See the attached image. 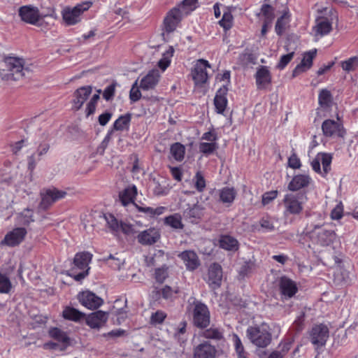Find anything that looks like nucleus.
<instances>
[{
    "mask_svg": "<svg viewBox=\"0 0 358 358\" xmlns=\"http://www.w3.org/2000/svg\"><path fill=\"white\" fill-rule=\"evenodd\" d=\"M305 231L313 243L321 246L329 245L336 238L335 231L329 229L322 219L317 224L313 222L308 224Z\"/></svg>",
    "mask_w": 358,
    "mask_h": 358,
    "instance_id": "1",
    "label": "nucleus"
},
{
    "mask_svg": "<svg viewBox=\"0 0 358 358\" xmlns=\"http://www.w3.org/2000/svg\"><path fill=\"white\" fill-rule=\"evenodd\" d=\"M92 259L90 252H77L73 258V266L67 271V275L76 281H81L89 274V264Z\"/></svg>",
    "mask_w": 358,
    "mask_h": 358,
    "instance_id": "2",
    "label": "nucleus"
},
{
    "mask_svg": "<svg viewBox=\"0 0 358 358\" xmlns=\"http://www.w3.org/2000/svg\"><path fill=\"white\" fill-rule=\"evenodd\" d=\"M306 198L300 193H287L282 201V215L285 218L300 215L303 210Z\"/></svg>",
    "mask_w": 358,
    "mask_h": 358,
    "instance_id": "3",
    "label": "nucleus"
},
{
    "mask_svg": "<svg viewBox=\"0 0 358 358\" xmlns=\"http://www.w3.org/2000/svg\"><path fill=\"white\" fill-rule=\"evenodd\" d=\"M191 306L194 326L201 329L208 327L210 322V313L207 305L201 301L194 299Z\"/></svg>",
    "mask_w": 358,
    "mask_h": 358,
    "instance_id": "4",
    "label": "nucleus"
},
{
    "mask_svg": "<svg viewBox=\"0 0 358 358\" xmlns=\"http://www.w3.org/2000/svg\"><path fill=\"white\" fill-rule=\"evenodd\" d=\"M66 195L67 192L65 190L59 189L55 187L43 189L40 192L41 201L38 204V209L46 211L55 203L64 199Z\"/></svg>",
    "mask_w": 358,
    "mask_h": 358,
    "instance_id": "5",
    "label": "nucleus"
},
{
    "mask_svg": "<svg viewBox=\"0 0 358 358\" xmlns=\"http://www.w3.org/2000/svg\"><path fill=\"white\" fill-rule=\"evenodd\" d=\"M91 1H83L73 8L67 6L62 12V19L68 26L75 25L81 20V15L92 6Z\"/></svg>",
    "mask_w": 358,
    "mask_h": 358,
    "instance_id": "6",
    "label": "nucleus"
},
{
    "mask_svg": "<svg viewBox=\"0 0 358 358\" xmlns=\"http://www.w3.org/2000/svg\"><path fill=\"white\" fill-rule=\"evenodd\" d=\"M248 333L251 342L257 347L264 348L271 343V334L268 326L266 324L252 327L248 329Z\"/></svg>",
    "mask_w": 358,
    "mask_h": 358,
    "instance_id": "7",
    "label": "nucleus"
},
{
    "mask_svg": "<svg viewBox=\"0 0 358 358\" xmlns=\"http://www.w3.org/2000/svg\"><path fill=\"white\" fill-rule=\"evenodd\" d=\"M211 65L208 60L199 59L191 70V76L196 86H202L208 80L207 69H210Z\"/></svg>",
    "mask_w": 358,
    "mask_h": 358,
    "instance_id": "8",
    "label": "nucleus"
},
{
    "mask_svg": "<svg viewBox=\"0 0 358 358\" xmlns=\"http://www.w3.org/2000/svg\"><path fill=\"white\" fill-rule=\"evenodd\" d=\"M322 131L325 137L330 138H343L346 133L338 117L337 120H325L322 124Z\"/></svg>",
    "mask_w": 358,
    "mask_h": 358,
    "instance_id": "9",
    "label": "nucleus"
},
{
    "mask_svg": "<svg viewBox=\"0 0 358 358\" xmlns=\"http://www.w3.org/2000/svg\"><path fill=\"white\" fill-rule=\"evenodd\" d=\"M182 13L180 6H175L167 12L163 21L166 33H173L177 29L183 18Z\"/></svg>",
    "mask_w": 358,
    "mask_h": 358,
    "instance_id": "10",
    "label": "nucleus"
},
{
    "mask_svg": "<svg viewBox=\"0 0 358 358\" xmlns=\"http://www.w3.org/2000/svg\"><path fill=\"white\" fill-rule=\"evenodd\" d=\"M77 299L82 306L90 310L97 309L103 303V300L101 297L90 290L79 292Z\"/></svg>",
    "mask_w": 358,
    "mask_h": 358,
    "instance_id": "11",
    "label": "nucleus"
},
{
    "mask_svg": "<svg viewBox=\"0 0 358 358\" xmlns=\"http://www.w3.org/2000/svg\"><path fill=\"white\" fill-rule=\"evenodd\" d=\"M18 13L22 21L32 25H38L41 19L38 8L32 5L21 6Z\"/></svg>",
    "mask_w": 358,
    "mask_h": 358,
    "instance_id": "12",
    "label": "nucleus"
},
{
    "mask_svg": "<svg viewBox=\"0 0 358 358\" xmlns=\"http://www.w3.org/2000/svg\"><path fill=\"white\" fill-rule=\"evenodd\" d=\"M222 268L218 263H213L208 271V277L206 279L209 287L213 290L218 289L222 284Z\"/></svg>",
    "mask_w": 358,
    "mask_h": 358,
    "instance_id": "13",
    "label": "nucleus"
},
{
    "mask_svg": "<svg viewBox=\"0 0 358 358\" xmlns=\"http://www.w3.org/2000/svg\"><path fill=\"white\" fill-rule=\"evenodd\" d=\"M27 234V231L25 227H15L5 235L4 238L1 241V244L10 247L18 245L23 241Z\"/></svg>",
    "mask_w": 358,
    "mask_h": 358,
    "instance_id": "14",
    "label": "nucleus"
},
{
    "mask_svg": "<svg viewBox=\"0 0 358 358\" xmlns=\"http://www.w3.org/2000/svg\"><path fill=\"white\" fill-rule=\"evenodd\" d=\"M178 257L183 262L188 271H194L201 266L199 257L194 250H184L180 252Z\"/></svg>",
    "mask_w": 358,
    "mask_h": 358,
    "instance_id": "15",
    "label": "nucleus"
},
{
    "mask_svg": "<svg viewBox=\"0 0 358 358\" xmlns=\"http://www.w3.org/2000/svg\"><path fill=\"white\" fill-rule=\"evenodd\" d=\"M87 326L91 329H99L104 326L108 321V313L102 310H96L91 313L85 319Z\"/></svg>",
    "mask_w": 358,
    "mask_h": 358,
    "instance_id": "16",
    "label": "nucleus"
},
{
    "mask_svg": "<svg viewBox=\"0 0 358 358\" xmlns=\"http://www.w3.org/2000/svg\"><path fill=\"white\" fill-rule=\"evenodd\" d=\"M310 336L313 344L323 346L329 337V329L324 324L315 325L313 327Z\"/></svg>",
    "mask_w": 358,
    "mask_h": 358,
    "instance_id": "17",
    "label": "nucleus"
},
{
    "mask_svg": "<svg viewBox=\"0 0 358 358\" xmlns=\"http://www.w3.org/2000/svg\"><path fill=\"white\" fill-rule=\"evenodd\" d=\"M92 91L91 86H83L78 88L73 93L72 100V108L75 110H80L87 99L89 98Z\"/></svg>",
    "mask_w": 358,
    "mask_h": 358,
    "instance_id": "18",
    "label": "nucleus"
},
{
    "mask_svg": "<svg viewBox=\"0 0 358 358\" xmlns=\"http://www.w3.org/2000/svg\"><path fill=\"white\" fill-rule=\"evenodd\" d=\"M160 237L159 231L154 227H150L141 231L137 236V241L143 245H152L156 243Z\"/></svg>",
    "mask_w": 358,
    "mask_h": 358,
    "instance_id": "19",
    "label": "nucleus"
},
{
    "mask_svg": "<svg viewBox=\"0 0 358 358\" xmlns=\"http://www.w3.org/2000/svg\"><path fill=\"white\" fill-rule=\"evenodd\" d=\"M160 80V74L158 70L152 69L142 78L139 87L143 91L154 90Z\"/></svg>",
    "mask_w": 358,
    "mask_h": 358,
    "instance_id": "20",
    "label": "nucleus"
},
{
    "mask_svg": "<svg viewBox=\"0 0 358 358\" xmlns=\"http://www.w3.org/2000/svg\"><path fill=\"white\" fill-rule=\"evenodd\" d=\"M217 350L214 345L203 341L194 348L193 358H215Z\"/></svg>",
    "mask_w": 358,
    "mask_h": 358,
    "instance_id": "21",
    "label": "nucleus"
},
{
    "mask_svg": "<svg viewBox=\"0 0 358 358\" xmlns=\"http://www.w3.org/2000/svg\"><path fill=\"white\" fill-rule=\"evenodd\" d=\"M316 49L305 52L301 63L296 65V66L293 70L292 76L296 77L300 73L308 71L312 66L313 60L316 56Z\"/></svg>",
    "mask_w": 358,
    "mask_h": 358,
    "instance_id": "22",
    "label": "nucleus"
},
{
    "mask_svg": "<svg viewBox=\"0 0 358 358\" xmlns=\"http://www.w3.org/2000/svg\"><path fill=\"white\" fill-rule=\"evenodd\" d=\"M279 287L282 297L285 299L292 298L298 291L296 282L286 276L280 278Z\"/></svg>",
    "mask_w": 358,
    "mask_h": 358,
    "instance_id": "23",
    "label": "nucleus"
},
{
    "mask_svg": "<svg viewBox=\"0 0 358 358\" xmlns=\"http://www.w3.org/2000/svg\"><path fill=\"white\" fill-rule=\"evenodd\" d=\"M137 187L135 185H130L119 192V200L121 204L126 207L132 204L135 207V199L137 196Z\"/></svg>",
    "mask_w": 358,
    "mask_h": 358,
    "instance_id": "24",
    "label": "nucleus"
},
{
    "mask_svg": "<svg viewBox=\"0 0 358 358\" xmlns=\"http://www.w3.org/2000/svg\"><path fill=\"white\" fill-rule=\"evenodd\" d=\"M312 182V178L308 174H297L294 176L287 185L291 192H296L303 188L308 187Z\"/></svg>",
    "mask_w": 358,
    "mask_h": 358,
    "instance_id": "25",
    "label": "nucleus"
},
{
    "mask_svg": "<svg viewBox=\"0 0 358 358\" xmlns=\"http://www.w3.org/2000/svg\"><path fill=\"white\" fill-rule=\"evenodd\" d=\"M229 91V87L221 86L216 92L214 98V106L215 111L219 114H224L227 108L228 100L227 95Z\"/></svg>",
    "mask_w": 358,
    "mask_h": 358,
    "instance_id": "26",
    "label": "nucleus"
},
{
    "mask_svg": "<svg viewBox=\"0 0 358 358\" xmlns=\"http://www.w3.org/2000/svg\"><path fill=\"white\" fill-rule=\"evenodd\" d=\"M150 186L154 195L157 196L167 195L170 191L167 180L162 176L153 178Z\"/></svg>",
    "mask_w": 358,
    "mask_h": 358,
    "instance_id": "27",
    "label": "nucleus"
},
{
    "mask_svg": "<svg viewBox=\"0 0 358 358\" xmlns=\"http://www.w3.org/2000/svg\"><path fill=\"white\" fill-rule=\"evenodd\" d=\"M7 70L12 72L13 75L16 74L18 77H22L24 73V61L22 59L15 57H6L3 59Z\"/></svg>",
    "mask_w": 358,
    "mask_h": 358,
    "instance_id": "28",
    "label": "nucleus"
},
{
    "mask_svg": "<svg viewBox=\"0 0 358 358\" xmlns=\"http://www.w3.org/2000/svg\"><path fill=\"white\" fill-rule=\"evenodd\" d=\"M179 292V288L178 287H171L169 285H164L162 288L155 289L152 292L153 297L156 299H160L161 298L173 301L176 298V295Z\"/></svg>",
    "mask_w": 358,
    "mask_h": 358,
    "instance_id": "29",
    "label": "nucleus"
},
{
    "mask_svg": "<svg viewBox=\"0 0 358 358\" xmlns=\"http://www.w3.org/2000/svg\"><path fill=\"white\" fill-rule=\"evenodd\" d=\"M313 30L315 33V36L322 37L329 34L332 30V23L327 17H319L315 21V25Z\"/></svg>",
    "mask_w": 358,
    "mask_h": 358,
    "instance_id": "30",
    "label": "nucleus"
},
{
    "mask_svg": "<svg viewBox=\"0 0 358 358\" xmlns=\"http://www.w3.org/2000/svg\"><path fill=\"white\" fill-rule=\"evenodd\" d=\"M256 84L258 89H265L271 82V76L266 66L258 69L256 75Z\"/></svg>",
    "mask_w": 358,
    "mask_h": 358,
    "instance_id": "31",
    "label": "nucleus"
},
{
    "mask_svg": "<svg viewBox=\"0 0 358 358\" xmlns=\"http://www.w3.org/2000/svg\"><path fill=\"white\" fill-rule=\"evenodd\" d=\"M62 316L66 320L80 322L85 319V314L73 307L67 306L64 308Z\"/></svg>",
    "mask_w": 358,
    "mask_h": 358,
    "instance_id": "32",
    "label": "nucleus"
},
{
    "mask_svg": "<svg viewBox=\"0 0 358 358\" xmlns=\"http://www.w3.org/2000/svg\"><path fill=\"white\" fill-rule=\"evenodd\" d=\"M34 221V212L30 208L24 209L22 212L17 213L15 217V224L18 227L29 226Z\"/></svg>",
    "mask_w": 358,
    "mask_h": 358,
    "instance_id": "33",
    "label": "nucleus"
},
{
    "mask_svg": "<svg viewBox=\"0 0 358 358\" xmlns=\"http://www.w3.org/2000/svg\"><path fill=\"white\" fill-rule=\"evenodd\" d=\"M202 214V208L200 206L194 204L192 207L184 211L183 216L191 223H198L201 218Z\"/></svg>",
    "mask_w": 358,
    "mask_h": 358,
    "instance_id": "34",
    "label": "nucleus"
},
{
    "mask_svg": "<svg viewBox=\"0 0 358 358\" xmlns=\"http://www.w3.org/2000/svg\"><path fill=\"white\" fill-rule=\"evenodd\" d=\"M131 120V113L120 115L113 123V129L116 131L129 130Z\"/></svg>",
    "mask_w": 358,
    "mask_h": 358,
    "instance_id": "35",
    "label": "nucleus"
},
{
    "mask_svg": "<svg viewBox=\"0 0 358 358\" xmlns=\"http://www.w3.org/2000/svg\"><path fill=\"white\" fill-rule=\"evenodd\" d=\"M200 336L206 339L220 341L223 338V333L219 328L211 327L200 333Z\"/></svg>",
    "mask_w": 358,
    "mask_h": 358,
    "instance_id": "36",
    "label": "nucleus"
},
{
    "mask_svg": "<svg viewBox=\"0 0 358 358\" xmlns=\"http://www.w3.org/2000/svg\"><path fill=\"white\" fill-rule=\"evenodd\" d=\"M164 224L173 229H182L184 224L182 222V217L179 213H174L164 218Z\"/></svg>",
    "mask_w": 358,
    "mask_h": 358,
    "instance_id": "37",
    "label": "nucleus"
},
{
    "mask_svg": "<svg viewBox=\"0 0 358 358\" xmlns=\"http://www.w3.org/2000/svg\"><path fill=\"white\" fill-rule=\"evenodd\" d=\"M175 50L173 46H169L168 49L162 54V58L158 62V66L164 71L171 64V59Z\"/></svg>",
    "mask_w": 358,
    "mask_h": 358,
    "instance_id": "38",
    "label": "nucleus"
},
{
    "mask_svg": "<svg viewBox=\"0 0 358 358\" xmlns=\"http://www.w3.org/2000/svg\"><path fill=\"white\" fill-rule=\"evenodd\" d=\"M135 208L138 212L143 213L150 217H155V216L163 214L166 209L164 206H159L156 208H153L152 207L141 206L138 204H135Z\"/></svg>",
    "mask_w": 358,
    "mask_h": 358,
    "instance_id": "39",
    "label": "nucleus"
},
{
    "mask_svg": "<svg viewBox=\"0 0 358 358\" xmlns=\"http://www.w3.org/2000/svg\"><path fill=\"white\" fill-rule=\"evenodd\" d=\"M105 221L106 222V225L110 229V232L116 234L120 232V222L119 221L113 214L111 213H105L103 215Z\"/></svg>",
    "mask_w": 358,
    "mask_h": 358,
    "instance_id": "40",
    "label": "nucleus"
},
{
    "mask_svg": "<svg viewBox=\"0 0 358 358\" xmlns=\"http://www.w3.org/2000/svg\"><path fill=\"white\" fill-rule=\"evenodd\" d=\"M220 199L224 203L231 204L236 196V191L234 188L228 187L220 189Z\"/></svg>",
    "mask_w": 358,
    "mask_h": 358,
    "instance_id": "41",
    "label": "nucleus"
},
{
    "mask_svg": "<svg viewBox=\"0 0 358 358\" xmlns=\"http://www.w3.org/2000/svg\"><path fill=\"white\" fill-rule=\"evenodd\" d=\"M322 166V176L325 177L331 171V164L332 162V155L329 153L320 152L317 154Z\"/></svg>",
    "mask_w": 358,
    "mask_h": 358,
    "instance_id": "42",
    "label": "nucleus"
},
{
    "mask_svg": "<svg viewBox=\"0 0 358 358\" xmlns=\"http://www.w3.org/2000/svg\"><path fill=\"white\" fill-rule=\"evenodd\" d=\"M171 156L178 162H181L185 157V148L180 143H175L171 145L170 148Z\"/></svg>",
    "mask_w": 358,
    "mask_h": 358,
    "instance_id": "43",
    "label": "nucleus"
},
{
    "mask_svg": "<svg viewBox=\"0 0 358 358\" xmlns=\"http://www.w3.org/2000/svg\"><path fill=\"white\" fill-rule=\"evenodd\" d=\"M220 246L227 250H236L238 246V241L230 236H222L220 239Z\"/></svg>",
    "mask_w": 358,
    "mask_h": 358,
    "instance_id": "44",
    "label": "nucleus"
},
{
    "mask_svg": "<svg viewBox=\"0 0 358 358\" xmlns=\"http://www.w3.org/2000/svg\"><path fill=\"white\" fill-rule=\"evenodd\" d=\"M289 22V14L288 12L284 13L277 20L275 30L278 36H281L285 30L287 24Z\"/></svg>",
    "mask_w": 358,
    "mask_h": 358,
    "instance_id": "45",
    "label": "nucleus"
},
{
    "mask_svg": "<svg viewBox=\"0 0 358 358\" xmlns=\"http://www.w3.org/2000/svg\"><path fill=\"white\" fill-rule=\"evenodd\" d=\"M49 335L51 338L64 344L68 343L69 341V338L66 334L57 327L50 329Z\"/></svg>",
    "mask_w": 358,
    "mask_h": 358,
    "instance_id": "46",
    "label": "nucleus"
},
{
    "mask_svg": "<svg viewBox=\"0 0 358 358\" xmlns=\"http://www.w3.org/2000/svg\"><path fill=\"white\" fill-rule=\"evenodd\" d=\"M169 266L163 264L161 267L155 270L154 278L157 282L162 284L169 276Z\"/></svg>",
    "mask_w": 358,
    "mask_h": 358,
    "instance_id": "47",
    "label": "nucleus"
},
{
    "mask_svg": "<svg viewBox=\"0 0 358 358\" xmlns=\"http://www.w3.org/2000/svg\"><path fill=\"white\" fill-rule=\"evenodd\" d=\"M233 20V15L230 11L227 10L223 13L222 17L221 20H219L218 24L223 28L225 33L232 27Z\"/></svg>",
    "mask_w": 358,
    "mask_h": 358,
    "instance_id": "48",
    "label": "nucleus"
},
{
    "mask_svg": "<svg viewBox=\"0 0 358 358\" xmlns=\"http://www.w3.org/2000/svg\"><path fill=\"white\" fill-rule=\"evenodd\" d=\"M218 148L217 142H201L199 144V150L205 155L213 154Z\"/></svg>",
    "mask_w": 358,
    "mask_h": 358,
    "instance_id": "49",
    "label": "nucleus"
},
{
    "mask_svg": "<svg viewBox=\"0 0 358 358\" xmlns=\"http://www.w3.org/2000/svg\"><path fill=\"white\" fill-rule=\"evenodd\" d=\"M197 4L198 0H183L176 6H180L182 13L189 15L198 7Z\"/></svg>",
    "mask_w": 358,
    "mask_h": 358,
    "instance_id": "50",
    "label": "nucleus"
},
{
    "mask_svg": "<svg viewBox=\"0 0 358 358\" xmlns=\"http://www.w3.org/2000/svg\"><path fill=\"white\" fill-rule=\"evenodd\" d=\"M342 69L346 72L356 71L358 69V57L355 56L341 62Z\"/></svg>",
    "mask_w": 358,
    "mask_h": 358,
    "instance_id": "51",
    "label": "nucleus"
},
{
    "mask_svg": "<svg viewBox=\"0 0 358 358\" xmlns=\"http://www.w3.org/2000/svg\"><path fill=\"white\" fill-rule=\"evenodd\" d=\"M332 101L331 92L326 90H322L318 96V102L322 107H329Z\"/></svg>",
    "mask_w": 358,
    "mask_h": 358,
    "instance_id": "52",
    "label": "nucleus"
},
{
    "mask_svg": "<svg viewBox=\"0 0 358 358\" xmlns=\"http://www.w3.org/2000/svg\"><path fill=\"white\" fill-rule=\"evenodd\" d=\"M261 10L264 17L263 22H266L267 24H272L274 19V11L272 6L268 4H264Z\"/></svg>",
    "mask_w": 358,
    "mask_h": 358,
    "instance_id": "53",
    "label": "nucleus"
},
{
    "mask_svg": "<svg viewBox=\"0 0 358 358\" xmlns=\"http://www.w3.org/2000/svg\"><path fill=\"white\" fill-rule=\"evenodd\" d=\"M11 289L10 278L6 274L0 273V294H8Z\"/></svg>",
    "mask_w": 358,
    "mask_h": 358,
    "instance_id": "54",
    "label": "nucleus"
},
{
    "mask_svg": "<svg viewBox=\"0 0 358 358\" xmlns=\"http://www.w3.org/2000/svg\"><path fill=\"white\" fill-rule=\"evenodd\" d=\"M194 187L199 192H202L206 188V180L200 171H197L193 178Z\"/></svg>",
    "mask_w": 358,
    "mask_h": 358,
    "instance_id": "55",
    "label": "nucleus"
},
{
    "mask_svg": "<svg viewBox=\"0 0 358 358\" xmlns=\"http://www.w3.org/2000/svg\"><path fill=\"white\" fill-rule=\"evenodd\" d=\"M117 85V83L115 81H114L104 89L103 92V98L106 101H109L113 99L115 94V88Z\"/></svg>",
    "mask_w": 358,
    "mask_h": 358,
    "instance_id": "56",
    "label": "nucleus"
},
{
    "mask_svg": "<svg viewBox=\"0 0 358 358\" xmlns=\"http://www.w3.org/2000/svg\"><path fill=\"white\" fill-rule=\"evenodd\" d=\"M233 342L236 350V352L238 356V358H246V355L244 352V347L241 343L240 338L236 334L233 335Z\"/></svg>",
    "mask_w": 358,
    "mask_h": 358,
    "instance_id": "57",
    "label": "nucleus"
},
{
    "mask_svg": "<svg viewBox=\"0 0 358 358\" xmlns=\"http://www.w3.org/2000/svg\"><path fill=\"white\" fill-rule=\"evenodd\" d=\"M138 80H136L132 85L129 92V99L131 102H136L141 98L140 87L137 86Z\"/></svg>",
    "mask_w": 358,
    "mask_h": 358,
    "instance_id": "58",
    "label": "nucleus"
},
{
    "mask_svg": "<svg viewBox=\"0 0 358 358\" xmlns=\"http://www.w3.org/2000/svg\"><path fill=\"white\" fill-rule=\"evenodd\" d=\"M166 317V314L162 310H157L153 313L150 317V323L153 325L160 324L164 322Z\"/></svg>",
    "mask_w": 358,
    "mask_h": 358,
    "instance_id": "59",
    "label": "nucleus"
},
{
    "mask_svg": "<svg viewBox=\"0 0 358 358\" xmlns=\"http://www.w3.org/2000/svg\"><path fill=\"white\" fill-rule=\"evenodd\" d=\"M105 261H106L108 265L114 270H120L124 263L122 259L115 257L111 254L105 259Z\"/></svg>",
    "mask_w": 358,
    "mask_h": 358,
    "instance_id": "60",
    "label": "nucleus"
},
{
    "mask_svg": "<svg viewBox=\"0 0 358 358\" xmlns=\"http://www.w3.org/2000/svg\"><path fill=\"white\" fill-rule=\"evenodd\" d=\"M294 55V52H292L280 57L279 62L277 64V68L280 70L284 69L286 66L291 62Z\"/></svg>",
    "mask_w": 358,
    "mask_h": 358,
    "instance_id": "61",
    "label": "nucleus"
},
{
    "mask_svg": "<svg viewBox=\"0 0 358 358\" xmlns=\"http://www.w3.org/2000/svg\"><path fill=\"white\" fill-rule=\"evenodd\" d=\"M278 192L277 190H272L265 192L262 195V204L264 206L269 204L278 196Z\"/></svg>",
    "mask_w": 358,
    "mask_h": 358,
    "instance_id": "62",
    "label": "nucleus"
},
{
    "mask_svg": "<svg viewBox=\"0 0 358 358\" xmlns=\"http://www.w3.org/2000/svg\"><path fill=\"white\" fill-rule=\"evenodd\" d=\"M288 166L293 169H299L301 166L300 159L296 153H292L288 158Z\"/></svg>",
    "mask_w": 358,
    "mask_h": 358,
    "instance_id": "63",
    "label": "nucleus"
},
{
    "mask_svg": "<svg viewBox=\"0 0 358 358\" xmlns=\"http://www.w3.org/2000/svg\"><path fill=\"white\" fill-rule=\"evenodd\" d=\"M49 149L50 144L48 143L44 142L40 143L34 153L38 157V160H41V157L48 152Z\"/></svg>",
    "mask_w": 358,
    "mask_h": 358,
    "instance_id": "64",
    "label": "nucleus"
}]
</instances>
